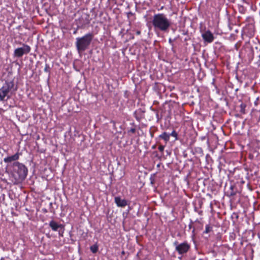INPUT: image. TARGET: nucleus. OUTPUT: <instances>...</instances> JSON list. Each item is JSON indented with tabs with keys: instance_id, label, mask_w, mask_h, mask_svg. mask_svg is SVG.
I'll return each instance as SVG.
<instances>
[{
	"instance_id": "8",
	"label": "nucleus",
	"mask_w": 260,
	"mask_h": 260,
	"mask_svg": "<svg viewBox=\"0 0 260 260\" xmlns=\"http://www.w3.org/2000/svg\"><path fill=\"white\" fill-rule=\"evenodd\" d=\"M114 201L116 205L119 207H124L127 205V201L124 199H121L119 197H115Z\"/></svg>"
},
{
	"instance_id": "6",
	"label": "nucleus",
	"mask_w": 260,
	"mask_h": 260,
	"mask_svg": "<svg viewBox=\"0 0 260 260\" xmlns=\"http://www.w3.org/2000/svg\"><path fill=\"white\" fill-rule=\"evenodd\" d=\"M30 51V47L26 44H23L22 47L18 48L14 51V54L18 57H21L25 54L28 53Z\"/></svg>"
},
{
	"instance_id": "2",
	"label": "nucleus",
	"mask_w": 260,
	"mask_h": 260,
	"mask_svg": "<svg viewBox=\"0 0 260 260\" xmlns=\"http://www.w3.org/2000/svg\"><path fill=\"white\" fill-rule=\"evenodd\" d=\"M12 175L16 181L23 180L27 174V169L23 164L18 161L12 165Z\"/></svg>"
},
{
	"instance_id": "13",
	"label": "nucleus",
	"mask_w": 260,
	"mask_h": 260,
	"mask_svg": "<svg viewBox=\"0 0 260 260\" xmlns=\"http://www.w3.org/2000/svg\"><path fill=\"white\" fill-rule=\"evenodd\" d=\"M240 112L243 114H244L245 113L246 105L244 104H241L240 106Z\"/></svg>"
},
{
	"instance_id": "20",
	"label": "nucleus",
	"mask_w": 260,
	"mask_h": 260,
	"mask_svg": "<svg viewBox=\"0 0 260 260\" xmlns=\"http://www.w3.org/2000/svg\"><path fill=\"white\" fill-rule=\"evenodd\" d=\"M199 260H203V259H199Z\"/></svg>"
},
{
	"instance_id": "4",
	"label": "nucleus",
	"mask_w": 260,
	"mask_h": 260,
	"mask_svg": "<svg viewBox=\"0 0 260 260\" xmlns=\"http://www.w3.org/2000/svg\"><path fill=\"white\" fill-rule=\"evenodd\" d=\"M14 84L13 81L6 82L0 88V100L4 101L5 98H10V93L14 88Z\"/></svg>"
},
{
	"instance_id": "18",
	"label": "nucleus",
	"mask_w": 260,
	"mask_h": 260,
	"mask_svg": "<svg viewBox=\"0 0 260 260\" xmlns=\"http://www.w3.org/2000/svg\"><path fill=\"white\" fill-rule=\"evenodd\" d=\"M206 233H208V228H206Z\"/></svg>"
},
{
	"instance_id": "12",
	"label": "nucleus",
	"mask_w": 260,
	"mask_h": 260,
	"mask_svg": "<svg viewBox=\"0 0 260 260\" xmlns=\"http://www.w3.org/2000/svg\"><path fill=\"white\" fill-rule=\"evenodd\" d=\"M99 247L97 244H94L90 246V249L93 253H95L98 250Z\"/></svg>"
},
{
	"instance_id": "17",
	"label": "nucleus",
	"mask_w": 260,
	"mask_h": 260,
	"mask_svg": "<svg viewBox=\"0 0 260 260\" xmlns=\"http://www.w3.org/2000/svg\"><path fill=\"white\" fill-rule=\"evenodd\" d=\"M136 34H137V35H139L141 34V32H140V31L138 30V31L136 32Z\"/></svg>"
},
{
	"instance_id": "15",
	"label": "nucleus",
	"mask_w": 260,
	"mask_h": 260,
	"mask_svg": "<svg viewBox=\"0 0 260 260\" xmlns=\"http://www.w3.org/2000/svg\"><path fill=\"white\" fill-rule=\"evenodd\" d=\"M158 149L160 151H162L164 149V147L163 146H159Z\"/></svg>"
},
{
	"instance_id": "14",
	"label": "nucleus",
	"mask_w": 260,
	"mask_h": 260,
	"mask_svg": "<svg viewBox=\"0 0 260 260\" xmlns=\"http://www.w3.org/2000/svg\"><path fill=\"white\" fill-rule=\"evenodd\" d=\"M170 135H171L174 137H176L177 136V134L176 133V132L175 131H173Z\"/></svg>"
},
{
	"instance_id": "16",
	"label": "nucleus",
	"mask_w": 260,
	"mask_h": 260,
	"mask_svg": "<svg viewBox=\"0 0 260 260\" xmlns=\"http://www.w3.org/2000/svg\"><path fill=\"white\" fill-rule=\"evenodd\" d=\"M131 131L132 133H134L135 132V129H134V128H132V129H131Z\"/></svg>"
},
{
	"instance_id": "11",
	"label": "nucleus",
	"mask_w": 260,
	"mask_h": 260,
	"mask_svg": "<svg viewBox=\"0 0 260 260\" xmlns=\"http://www.w3.org/2000/svg\"><path fill=\"white\" fill-rule=\"evenodd\" d=\"M159 137L164 139L166 142H168L170 139V135L168 134L166 132L163 133Z\"/></svg>"
},
{
	"instance_id": "10",
	"label": "nucleus",
	"mask_w": 260,
	"mask_h": 260,
	"mask_svg": "<svg viewBox=\"0 0 260 260\" xmlns=\"http://www.w3.org/2000/svg\"><path fill=\"white\" fill-rule=\"evenodd\" d=\"M49 226L51 227L52 230L56 231L58 228L61 227V224H58L54 220H51L49 222Z\"/></svg>"
},
{
	"instance_id": "5",
	"label": "nucleus",
	"mask_w": 260,
	"mask_h": 260,
	"mask_svg": "<svg viewBox=\"0 0 260 260\" xmlns=\"http://www.w3.org/2000/svg\"><path fill=\"white\" fill-rule=\"evenodd\" d=\"M174 245L175 246V250L179 254L186 253L190 248V245L186 242L178 244L177 241H175Z\"/></svg>"
},
{
	"instance_id": "1",
	"label": "nucleus",
	"mask_w": 260,
	"mask_h": 260,
	"mask_svg": "<svg viewBox=\"0 0 260 260\" xmlns=\"http://www.w3.org/2000/svg\"><path fill=\"white\" fill-rule=\"evenodd\" d=\"M151 23L155 31L167 32L171 26V22L163 13L154 15Z\"/></svg>"
},
{
	"instance_id": "9",
	"label": "nucleus",
	"mask_w": 260,
	"mask_h": 260,
	"mask_svg": "<svg viewBox=\"0 0 260 260\" xmlns=\"http://www.w3.org/2000/svg\"><path fill=\"white\" fill-rule=\"evenodd\" d=\"M19 155L18 153H16L15 154L8 156L4 159V161L5 162L9 163L13 161H16L19 159Z\"/></svg>"
},
{
	"instance_id": "19",
	"label": "nucleus",
	"mask_w": 260,
	"mask_h": 260,
	"mask_svg": "<svg viewBox=\"0 0 260 260\" xmlns=\"http://www.w3.org/2000/svg\"><path fill=\"white\" fill-rule=\"evenodd\" d=\"M45 71H46V72L47 71V67H46V68H45Z\"/></svg>"
},
{
	"instance_id": "7",
	"label": "nucleus",
	"mask_w": 260,
	"mask_h": 260,
	"mask_svg": "<svg viewBox=\"0 0 260 260\" xmlns=\"http://www.w3.org/2000/svg\"><path fill=\"white\" fill-rule=\"evenodd\" d=\"M202 36L205 42L209 43L212 42L214 39L213 35L209 30L205 31Z\"/></svg>"
},
{
	"instance_id": "3",
	"label": "nucleus",
	"mask_w": 260,
	"mask_h": 260,
	"mask_svg": "<svg viewBox=\"0 0 260 260\" xmlns=\"http://www.w3.org/2000/svg\"><path fill=\"white\" fill-rule=\"evenodd\" d=\"M93 38L92 33H88L82 37L76 38V46L78 52H83L88 49Z\"/></svg>"
}]
</instances>
